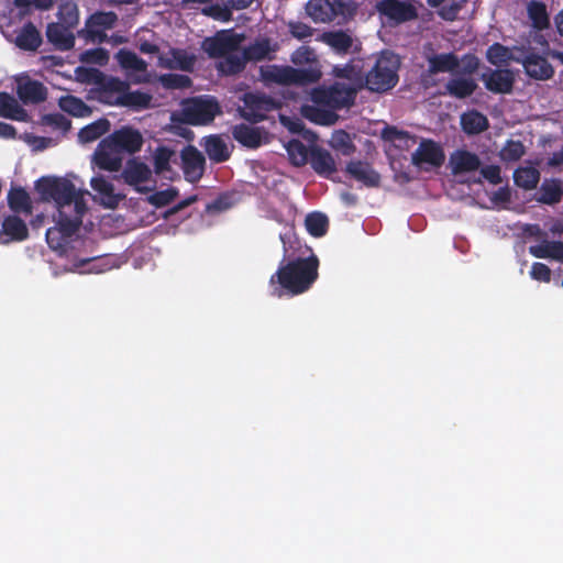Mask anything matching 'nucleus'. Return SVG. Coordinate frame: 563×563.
<instances>
[{
  "label": "nucleus",
  "mask_w": 563,
  "mask_h": 563,
  "mask_svg": "<svg viewBox=\"0 0 563 563\" xmlns=\"http://www.w3.org/2000/svg\"><path fill=\"white\" fill-rule=\"evenodd\" d=\"M234 195L230 192L220 194L216 199L211 202L207 203L206 211L208 213H218L225 211L233 207L234 205Z\"/></svg>",
  "instance_id": "nucleus-57"
},
{
  "label": "nucleus",
  "mask_w": 563,
  "mask_h": 563,
  "mask_svg": "<svg viewBox=\"0 0 563 563\" xmlns=\"http://www.w3.org/2000/svg\"><path fill=\"white\" fill-rule=\"evenodd\" d=\"M309 162L312 169L322 177H329L336 172L334 158L331 153L322 147H312Z\"/></svg>",
  "instance_id": "nucleus-19"
},
{
  "label": "nucleus",
  "mask_w": 563,
  "mask_h": 563,
  "mask_svg": "<svg viewBox=\"0 0 563 563\" xmlns=\"http://www.w3.org/2000/svg\"><path fill=\"white\" fill-rule=\"evenodd\" d=\"M429 73H454L460 66V59L454 53L437 54L428 58Z\"/></svg>",
  "instance_id": "nucleus-33"
},
{
  "label": "nucleus",
  "mask_w": 563,
  "mask_h": 563,
  "mask_svg": "<svg viewBox=\"0 0 563 563\" xmlns=\"http://www.w3.org/2000/svg\"><path fill=\"white\" fill-rule=\"evenodd\" d=\"M289 159L292 165L300 167L308 162V148L299 140H290L286 145Z\"/></svg>",
  "instance_id": "nucleus-47"
},
{
  "label": "nucleus",
  "mask_w": 563,
  "mask_h": 563,
  "mask_svg": "<svg viewBox=\"0 0 563 563\" xmlns=\"http://www.w3.org/2000/svg\"><path fill=\"white\" fill-rule=\"evenodd\" d=\"M398 82L397 65L393 56L380 55L366 74L365 86L374 92H386Z\"/></svg>",
  "instance_id": "nucleus-6"
},
{
  "label": "nucleus",
  "mask_w": 563,
  "mask_h": 563,
  "mask_svg": "<svg viewBox=\"0 0 563 563\" xmlns=\"http://www.w3.org/2000/svg\"><path fill=\"white\" fill-rule=\"evenodd\" d=\"M318 268L319 258L314 254L282 263L269 278L273 295L280 298L284 295L298 296L308 291L318 279Z\"/></svg>",
  "instance_id": "nucleus-1"
},
{
  "label": "nucleus",
  "mask_w": 563,
  "mask_h": 563,
  "mask_svg": "<svg viewBox=\"0 0 563 563\" xmlns=\"http://www.w3.org/2000/svg\"><path fill=\"white\" fill-rule=\"evenodd\" d=\"M260 79L265 86H290V66L268 64L260 67Z\"/></svg>",
  "instance_id": "nucleus-18"
},
{
  "label": "nucleus",
  "mask_w": 563,
  "mask_h": 563,
  "mask_svg": "<svg viewBox=\"0 0 563 563\" xmlns=\"http://www.w3.org/2000/svg\"><path fill=\"white\" fill-rule=\"evenodd\" d=\"M42 43V36L35 25L26 23L16 34L15 44L24 51H36Z\"/></svg>",
  "instance_id": "nucleus-37"
},
{
  "label": "nucleus",
  "mask_w": 563,
  "mask_h": 563,
  "mask_svg": "<svg viewBox=\"0 0 563 563\" xmlns=\"http://www.w3.org/2000/svg\"><path fill=\"white\" fill-rule=\"evenodd\" d=\"M162 86L166 89L190 88L192 81L189 76L183 74H164L159 77Z\"/></svg>",
  "instance_id": "nucleus-53"
},
{
  "label": "nucleus",
  "mask_w": 563,
  "mask_h": 563,
  "mask_svg": "<svg viewBox=\"0 0 563 563\" xmlns=\"http://www.w3.org/2000/svg\"><path fill=\"white\" fill-rule=\"evenodd\" d=\"M290 60L296 66L310 67L314 64L320 65L316 51L309 46H300L290 57Z\"/></svg>",
  "instance_id": "nucleus-49"
},
{
  "label": "nucleus",
  "mask_w": 563,
  "mask_h": 563,
  "mask_svg": "<svg viewBox=\"0 0 563 563\" xmlns=\"http://www.w3.org/2000/svg\"><path fill=\"white\" fill-rule=\"evenodd\" d=\"M253 2H211V5L203 8L202 12L221 22H228L232 19V10H243L251 7Z\"/></svg>",
  "instance_id": "nucleus-27"
},
{
  "label": "nucleus",
  "mask_w": 563,
  "mask_h": 563,
  "mask_svg": "<svg viewBox=\"0 0 563 563\" xmlns=\"http://www.w3.org/2000/svg\"><path fill=\"white\" fill-rule=\"evenodd\" d=\"M47 40L59 49H70L75 45V36L68 27L59 23H49L46 29Z\"/></svg>",
  "instance_id": "nucleus-29"
},
{
  "label": "nucleus",
  "mask_w": 563,
  "mask_h": 563,
  "mask_svg": "<svg viewBox=\"0 0 563 563\" xmlns=\"http://www.w3.org/2000/svg\"><path fill=\"white\" fill-rule=\"evenodd\" d=\"M302 114L309 121L320 125H332L338 121V114L330 108L323 106H305Z\"/></svg>",
  "instance_id": "nucleus-36"
},
{
  "label": "nucleus",
  "mask_w": 563,
  "mask_h": 563,
  "mask_svg": "<svg viewBox=\"0 0 563 563\" xmlns=\"http://www.w3.org/2000/svg\"><path fill=\"white\" fill-rule=\"evenodd\" d=\"M196 63V56L181 48H172L169 57L161 58V66L166 69H180L191 71Z\"/></svg>",
  "instance_id": "nucleus-23"
},
{
  "label": "nucleus",
  "mask_w": 563,
  "mask_h": 563,
  "mask_svg": "<svg viewBox=\"0 0 563 563\" xmlns=\"http://www.w3.org/2000/svg\"><path fill=\"white\" fill-rule=\"evenodd\" d=\"M244 108L241 117L249 122L257 123L267 118L272 111L278 110L282 102L265 93L247 92L243 98Z\"/></svg>",
  "instance_id": "nucleus-7"
},
{
  "label": "nucleus",
  "mask_w": 563,
  "mask_h": 563,
  "mask_svg": "<svg viewBox=\"0 0 563 563\" xmlns=\"http://www.w3.org/2000/svg\"><path fill=\"white\" fill-rule=\"evenodd\" d=\"M528 11L537 27L542 29L549 24L544 2H528Z\"/></svg>",
  "instance_id": "nucleus-59"
},
{
  "label": "nucleus",
  "mask_w": 563,
  "mask_h": 563,
  "mask_svg": "<svg viewBox=\"0 0 563 563\" xmlns=\"http://www.w3.org/2000/svg\"><path fill=\"white\" fill-rule=\"evenodd\" d=\"M540 180V172L536 167H519L514 173L515 184L526 190H532Z\"/></svg>",
  "instance_id": "nucleus-43"
},
{
  "label": "nucleus",
  "mask_w": 563,
  "mask_h": 563,
  "mask_svg": "<svg viewBox=\"0 0 563 563\" xmlns=\"http://www.w3.org/2000/svg\"><path fill=\"white\" fill-rule=\"evenodd\" d=\"M247 63L244 58V53L241 54H227L223 62L220 64V70L227 75H235L241 73Z\"/></svg>",
  "instance_id": "nucleus-50"
},
{
  "label": "nucleus",
  "mask_w": 563,
  "mask_h": 563,
  "mask_svg": "<svg viewBox=\"0 0 563 563\" xmlns=\"http://www.w3.org/2000/svg\"><path fill=\"white\" fill-rule=\"evenodd\" d=\"M35 190L42 201H54L57 209L73 207L79 198H84L70 180L55 176L41 177L35 183Z\"/></svg>",
  "instance_id": "nucleus-2"
},
{
  "label": "nucleus",
  "mask_w": 563,
  "mask_h": 563,
  "mask_svg": "<svg viewBox=\"0 0 563 563\" xmlns=\"http://www.w3.org/2000/svg\"><path fill=\"white\" fill-rule=\"evenodd\" d=\"M232 136L241 145L249 148H257L263 143V130L245 123L234 125L232 128Z\"/></svg>",
  "instance_id": "nucleus-20"
},
{
  "label": "nucleus",
  "mask_w": 563,
  "mask_h": 563,
  "mask_svg": "<svg viewBox=\"0 0 563 563\" xmlns=\"http://www.w3.org/2000/svg\"><path fill=\"white\" fill-rule=\"evenodd\" d=\"M29 228L20 214H8L3 218L0 229V243L9 244L29 239Z\"/></svg>",
  "instance_id": "nucleus-14"
},
{
  "label": "nucleus",
  "mask_w": 563,
  "mask_h": 563,
  "mask_svg": "<svg viewBox=\"0 0 563 563\" xmlns=\"http://www.w3.org/2000/svg\"><path fill=\"white\" fill-rule=\"evenodd\" d=\"M443 95H449L456 99L471 97L477 89V84L473 78L453 77L444 86Z\"/></svg>",
  "instance_id": "nucleus-28"
},
{
  "label": "nucleus",
  "mask_w": 563,
  "mask_h": 563,
  "mask_svg": "<svg viewBox=\"0 0 563 563\" xmlns=\"http://www.w3.org/2000/svg\"><path fill=\"white\" fill-rule=\"evenodd\" d=\"M102 145L110 146V150H114L119 154H134L141 150L143 145V137L137 130L122 128L104 137L102 140Z\"/></svg>",
  "instance_id": "nucleus-8"
},
{
  "label": "nucleus",
  "mask_w": 563,
  "mask_h": 563,
  "mask_svg": "<svg viewBox=\"0 0 563 563\" xmlns=\"http://www.w3.org/2000/svg\"><path fill=\"white\" fill-rule=\"evenodd\" d=\"M450 165L454 175L475 172L481 166L479 157L466 150H459L450 157Z\"/></svg>",
  "instance_id": "nucleus-21"
},
{
  "label": "nucleus",
  "mask_w": 563,
  "mask_h": 563,
  "mask_svg": "<svg viewBox=\"0 0 563 563\" xmlns=\"http://www.w3.org/2000/svg\"><path fill=\"white\" fill-rule=\"evenodd\" d=\"M485 88L493 93L507 95L514 89L515 75L510 69H488L481 76Z\"/></svg>",
  "instance_id": "nucleus-13"
},
{
  "label": "nucleus",
  "mask_w": 563,
  "mask_h": 563,
  "mask_svg": "<svg viewBox=\"0 0 563 563\" xmlns=\"http://www.w3.org/2000/svg\"><path fill=\"white\" fill-rule=\"evenodd\" d=\"M357 8L358 2H306V12L316 23L344 24Z\"/></svg>",
  "instance_id": "nucleus-4"
},
{
  "label": "nucleus",
  "mask_w": 563,
  "mask_h": 563,
  "mask_svg": "<svg viewBox=\"0 0 563 563\" xmlns=\"http://www.w3.org/2000/svg\"><path fill=\"white\" fill-rule=\"evenodd\" d=\"M78 78L81 82L97 85L102 80L103 73L97 68H78Z\"/></svg>",
  "instance_id": "nucleus-61"
},
{
  "label": "nucleus",
  "mask_w": 563,
  "mask_h": 563,
  "mask_svg": "<svg viewBox=\"0 0 563 563\" xmlns=\"http://www.w3.org/2000/svg\"><path fill=\"white\" fill-rule=\"evenodd\" d=\"M172 155L173 151L167 147H159L156 151L154 165L157 172H164L168 169Z\"/></svg>",
  "instance_id": "nucleus-62"
},
{
  "label": "nucleus",
  "mask_w": 563,
  "mask_h": 563,
  "mask_svg": "<svg viewBox=\"0 0 563 563\" xmlns=\"http://www.w3.org/2000/svg\"><path fill=\"white\" fill-rule=\"evenodd\" d=\"M16 95L24 104H37L46 100L47 89L41 81L27 78L18 82Z\"/></svg>",
  "instance_id": "nucleus-15"
},
{
  "label": "nucleus",
  "mask_w": 563,
  "mask_h": 563,
  "mask_svg": "<svg viewBox=\"0 0 563 563\" xmlns=\"http://www.w3.org/2000/svg\"><path fill=\"white\" fill-rule=\"evenodd\" d=\"M445 161V154L442 146L431 139H422L419 146L411 155V163L419 168H426V165L432 168H439Z\"/></svg>",
  "instance_id": "nucleus-9"
},
{
  "label": "nucleus",
  "mask_w": 563,
  "mask_h": 563,
  "mask_svg": "<svg viewBox=\"0 0 563 563\" xmlns=\"http://www.w3.org/2000/svg\"><path fill=\"white\" fill-rule=\"evenodd\" d=\"M181 168L186 180L198 181L205 172L206 158L195 146L187 145L180 153Z\"/></svg>",
  "instance_id": "nucleus-12"
},
{
  "label": "nucleus",
  "mask_w": 563,
  "mask_h": 563,
  "mask_svg": "<svg viewBox=\"0 0 563 563\" xmlns=\"http://www.w3.org/2000/svg\"><path fill=\"white\" fill-rule=\"evenodd\" d=\"M86 210L87 206L84 198H79L73 207L57 209L56 227L65 235L71 238L80 228Z\"/></svg>",
  "instance_id": "nucleus-10"
},
{
  "label": "nucleus",
  "mask_w": 563,
  "mask_h": 563,
  "mask_svg": "<svg viewBox=\"0 0 563 563\" xmlns=\"http://www.w3.org/2000/svg\"><path fill=\"white\" fill-rule=\"evenodd\" d=\"M357 90L343 82H334L330 87H317L311 91V100L318 106L336 110L350 108L354 104Z\"/></svg>",
  "instance_id": "nucleus-5"
},
{
  "label": "nucleus",
  "mask_w": 563,
  "mask_h": 563,
  "mask_svg": "<svg viewBox=\"0 0 563 563\" xmlns=\"http://www.w3.org/2000/svg\"><path fill=\"white\" fill-rule=\"evenodd\" d=\"M59 107L70 115L84 118L91 114V109L80 98L67 95L59 99Z\"/></svg>",
  "instance_id": "nucleus-45"
},
{
  "label": "nucleus",
  "mask_w": 563,
  "mask_h": 563,
  "mask_svg": "<svg viewBox=\"0 0 563 563\" xmlns=\"http://www.w3.org/2000/svg\"><path fill=\"white\" fill-rule=\"evenodd\" d=\"M533 49L531 47H514L512 51L509 49V60L516 62L526 68V62L530 59L531 54H533Z\"/></svg>",
  "instance_id": "nucleus-64"
},
{
  "label": "nucleus",
  "mask_w": 563,
  "mask_h": 563,
  "mask_svg": "<svg viewBox=\"0 0 563 563\" xmlns=\"http://www.w3.org/2000/svg\"><path fill=\"white\" fill-rule=\"evenodd\" d=\"M238 45L236 40L231 35H217L207 38L203 43V48L210 57H223Z\"/></svg>",
  "instance_id": "nucleus-26"
},
{
  "label": "nucleus",
  "mask_w": 563,
  "mask_h": 563,
  "mask_svg": "<svg viewBox=\"0 0 563 563\" xmlns=\"http://www.w3.org/2000/svg\"><path fill=\"white\" fill-rule=\"evenodd\" d=\"M376 10L387 18L389 24H400L418 16L412 2H376Z\"/></svg>",
  "instance_id": "nucleus-11"
},
{
  "label": "nucleus",
  "mask_w": 563,
  "mask_h": 563,
  "mask_svg": "<svg viewBox=\"0 0 563 563\" xmlns=\"http://www.w3.org/2000/svg\"><path fill=\"white\" fill-rule=\"evenodd\" d=\"M91 188L101 197L102 203L109 208H114L121 200V196L114 194V187L111 181L103 176L91 178Z\"/></svg>",
  "instance_id": "nucleus-35"
},
{
  "label": "nucleus",
  "mask_w": 563,
  "mask_h": 563,
  "mask_svg": "<svg viewBox=\"0 0 563 563\" xmlns=\"http://www.w3.org/2000/svg\"><path fill=\"white\" fill-rule=\"evenodd\" d=\"M305 225L310 235L321 238L329 230V219L322 212H310L305 219Z\"/></svg>",
  "instance_id": "nucleus-44"
},
{
  "label": "nucleus",
  "mask_w": 563,
  "mask_h": 563,
  "mask_svg": "<svg viewBox=\"0 0 563 563\" xmlns=\"http://www.w3.org/2000/svg\"><path fill=\"white\" fill-rule=\"evenodd\" d=\"M324 42L340 53H346L352 44V37L343 31L329 32L323 35Z\"/></svg>",
  "instance_id": "nucleus-48"
},
{
  "label": "nucleus",
  "mask_w": 563,
  "mask_h": 563,
  "mask_svg": "<svg viewBox=\"0 0 563 563\" xmlns=\"http://www.w3.org/2000/svg\"><path fill=\"white\" fill-rule=\"evenodd\" d=\"M529 253L537 258L563 261V242L544 241L541 244L530 246Z\"/></svg>",
  "instance_id": "nucleus-40"
},
{
  "label": "nucleus",
  "mask_w": 563,
  "mask_h": 563,
  "mask_svg": "<svg viewBox=\"0 0 563 563\" xmlns=\"http://www.w3.org/2000/svg\"><path fill=\"white\" fill-rule=\"evenodd\" d=\"M272 52L271 42L268 38L256 41L255 43L244 47V58L247 62H258L268 57Z\"/></svg>",
  "instance_id": "nucleus-46"
},
{
  "label": "nucleus",
  "mask_w": 563,
  "mask_h": 563,
  "mask_svg": "<svg viewBox=\"0 0 563 563\" xmlns=\"http://www.w3.org/2000/svg\"><path fill=\"white\" fill-rule=\"evenodd\" d=\"M486 57L490 64L500 66L501 64L509 62V48L500 43H494L488 47Z\"/></svg>",
  "instance_id": "nucleus-58"
},
{
  "label": "nucleus",
  "mask_w": 563,
  "mask_h": 563,
  "mask_svg": "<svg viewBox=\"0 0 563 563\" xmlns=\"http://www.w3.org/2000/svg\"><path fill=\"white\" fill-rule=\"evenodd\" d=\"M118 60L123 68L135 71H144L147 67L146 62L131 51L121 49L118 53Z\"/></svg>",
  "instance_id": "nucleus-52"
},
{
  "label": "nucleus",
  "mask_w": 563,
  "mask_h": 563,
  "mask_svg": "<svg viewBox=\"0 0 563 563\" xmlns=\"http://www.w3.org/2000/svg\"><path fill=\"white\" fill-rule=\"evenodd\" d=\"M43 124L62 132H67L71 128V121L62 113L45 114L42 119Z\"/></svg>",
  "instance_id": "nucleus-60"
},
{
  "label": "nucleus",
  "mask_w": 563,
  "mask_h": 563,
  "mask_svg": "<svg viewBox=\"0 0 563 563\" xmlns=\"http://www.w3.org/2000/svg\"><path fill=\"white\" fill-rule=\"evenodd\" d=\"M110 128V121L106 118H100L95 122L80 129L78 132V140L80 143L84 144L93 142L102 135H104L106 133H108Z\"/></svg>",
  "instance_id": "nucleus-41"
},
{
  "label": "nucleus",
  "mask_w": 563,
  "mask_h": 563,
  "mask_svg": "<svg viewBox=\"0 0 563 563\" xmlns=\"http://www.w3.org/2000/svg\"><path fill=\"white\" fill-rule=\"evenodd\" d=\"M537 200L544 205H555L562 200L563 188L560 179H544L539 188Z\"/></svg>",
  "instance_id": "nucleus-34"
},
{
  "label": "nucleus",
  "mask_w": 563,
  "mask_h": 563,
  "mask_svg": "<svg viewBox=\"0 0 563 563\" xmlns=\"http://www.w3.org/2000/svg\"><path fill=\"white\" fill-rule=\"evenodd\" d=\"M526 74L536 80H548L554 75V68L549 60L537 54H531L529 60L526 62Z\"/></svg>",
  "instance_id": "nucleus-24"
},
{
  "label": "nucleus",
  "mask_w": 563,
  "mask_h": 563,
  "mask_svg": "<svg viewBox=\"0 0 563 563\" xmlns=\"http://www.w3.org/2000/svg\"><path fill=\"white\" fill-rule=\"evenodd\" d=\"M129 89V85L118 77L102 75V80L97 85L96 90L106 93H123L124 90Z\"/></svg>",
  "instance_id": "nucleus-55"
},
{
  "label": "nucleus",
  "mask_w": 563,
  "mask_h": 563,
  "mask_svg": "<svg viewBox=\"0 0 563 563\" xmlns=\"http://www.w3.org/2000/svg\"><path fill=\"white\" fill-rule=\"evenodd\" d=\"M526 153V147L521 141L508 140L500 151V158L504 162H517Z\"/></svg>",
  "instance_id": "nucleus-54"
},
{
  "label": "nucleus",
  "mask_w": 563,
  "mask_h": 563,
  "mask_svg": "<svg viewBox=\"0 0 563 563\" xmlns=\"http://www.w3.org/2000/svg\"><path fill=\"white\" fill-rule=\"evenodd\" d=\"M45 238L48 246L53 251L59 252L60 254L66 252V246L70 238L65 235L57 227L47 229Z\"/></svg>",
  "instance_id": "nucleus-51"
},
{
  "label": "nucleus",
  "mask_w": 563,
  "mask_h": 563,
  "mask_svg": "<svg viewBox=\"0 0 563 563\" xmlns=\"http://www.w3.org/2000/svg\"><path fill=\"white\" fill-rule=\"evenodd\" d=\"M461 125L468 135L479 134L488 129V119L477 110H472L461 115Z\"/></svg>",
  "instance_id": "nucleus-38"
},
{
  "label": "nucleus",
  "mask_w": 563,
  "mask_h": 563,
  "mask_svg": "<svg viewBox=\"0 0 563 563\" xmlns=\"http://www.w3.org/2000/svg\"><path fill=\"white\" fill-rule=\"evenodd\" d=\"M7 202L13 214L30 217L33 213V202L30 194L21 186H12L7 195Z\"/></svg>",
  "instance_id": "nucleus-16"
},
{
  "label": "nucleus",
  "mask_w": 563,
  "mask_h": 563,
  "mask_svg": "<svg viewBox=\"0 0 563 563\" xmlns=\"http://www.w3.org/2000/svg\"><path fill=\"white\" fill-rule=\"evenodd\" d=\"M219 113L220 106L214 98L198 96L181 102L180 121L191 125H206Z\"/></svg>",
  "instance_id": "nucleus-3"
},
{
  "label": "nucleus",
  "mask_w": 563,
  "mask_h": 563,
  "mask_svg": "<svg viewBox=\"0 0 563 563\" xmlns=\"http://www.w3.org/2000/svg\"><path fill=\"white\" fill-rule=\"evenodd\" d=\"M0 117L20 122L27 121V112L8 92H0Z\"/></svg>",
  "instance_id": "nucleus-32"
},
{
  "label": "nucleus",
  "mask_w": 563,
  "mask_h": 563,
  "mask_svg": "<svg viewBox=\"0 0 563 563\" xmlns=\"http://www.w3.org/2000/svg\"><path fill=\"white\" fill-rule=\"evenodd\" d=\"M382 136L385 141L391 142L395 147L407 151L417 143V136L407 131L398 130L396 126H386Z\"/></svg>",
  "instance_id": "nucleus-39"
},
{
  "label": "nucleus",
  "mask_w": 563,
  "mask_h": 563,
  "mask_svg": "<svg viewBox=\"0 0 563 563\" xmlns=\"http://www.w3.org/2000/svg\"><path fill=\"white\" fill-rule=\"evenodd\" d=\"M177 197L178 189L175 187H169L164 190L155 191L148 196L147 201L156 208H162L173 202Z\"/></svg>",
  "instance_id": "nucleus-56"
},
{
  "label": "nucleus",
  "mask_w": 563,
  "mask_h": 563,
  "mask_svg": "<svg viewBox=\"0 0 563 563\" xmlns=\"http://www.w3.org/2000/svg\"><path fill=\"white\" fill-rule=\"evenodd\" d=\"M93 162L100 169L108 172H118L122 166V158L119 153L110 150L108 145H102V141L95 151Z\"/></svg>",
  "instance_id": "nucleus-22"
},
{
  "label": "nucleus",
  "mask_w": 563,
  "mask_h": 563,
  "mask_svg": "<svg viewBox=\"0 0 563 563\" xmlns=\"http://www.w3.org/2000/svg\"><path fill=\"white\" fill-rule=\"evenodd\" d=\"M201 145L210 161L214 163H223L230 158V151L220 135L213 134L205 137Z\"/></svg>",
  "instance_id": "nucleus-31"
},
{
  "label": "nucleus",
  "mask_w": 563,
  "mask_h": 563,
  "mask_svg": "<svg viewBox=\"0 0 563 563\" xmlns=\"http://www.w3.org/2000/svg\"><path fill=\"white\" fill-rule=\"evenodd\" d=\"M152 96L141 90L129 91L128 89L121 93L119 100L120 107H128L133 110H144L151 107Z\"/></svg>",
  "instance_id": "nucleus-42"
},
{
  "label": "nucleus",
  "mask_w": 563,
  "mask_h": 563,
  "mask_svg": "<svg viewBox=\"0 0 563 563\" xmlns=\"http://www.w3.org/2000/svg\"><path fill=\"white\" fill-rule=\"evenodd\" d=\"M151 174V169L145 163L131 158L126 162L122 172V178L128 185L137 186L139 184L147 181Z\"/></svg>",
  "instance_id": "nucleus-25"
},
{
  "label": "nucleus",
  "mask_w": 563,
  "mask_h": 563,
  "mask_svg": "<svg viewBox=\"0 0 563 563\" xmlns=\"http://www.w3.org/2000/svg\"><path fill=\"white\" fill-rule=\"evenodd\" d=\"M322 77L321 65L314 64L310 67L298 66L294 68L290 66V86H308L318 82Z\"/></svg>",
  "instance_id": "nucleus-30"
},
{
  "label": "nucleus",
  "mask_w": 563,
  "mask_h": 563,
  "mask_svg": "<svg viewBox=\"0 0 563 563\" xmlns=\"http://www.w3.org/2000/svg\"><path fill=\"white\" fill-rule=\"evenodd\" d=\"M530 276L538 282L549 283L551 269L545 264L536 262L531 266Z\"/></svg>",
  "instance_id": "nucleus-63"
},
{
  "label": "nucleus",
  "mask_w": 563,
  "mask_h": 563,
  "mask_svg": "<svg viewBox=\"0 0 563 563\" xmlns=\"http://www.w3.org/2000/svg\"><path fill=\"white\" fill-rule=\"evenodd\" d=\"M346 173L366 187L379 186L380 175L366 162L351 161L346 165Z\"/></svg>",
  "instance_id": "nucleus-17"
}]
</instances>
